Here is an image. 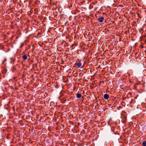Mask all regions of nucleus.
<instances>
[{
  "mask_svg": "<svg viewBox=\"0 0 146 146\" xmlns=\"http://www.w3.org/2000/svg\"><path fill=\"white\" fill-rule=\"evenodd\" d=\"M74 65L77 68H82L83 67L84 65H82V63L80 61H77L75 63Z\"/></svg>",
  "mask_w": 146,
  "mask_h": 146,
  "instance_id": "nucleus-1",
  "label": "nucleus"
},
{
  "mask_svg": "<svg viewBox=\"0 0 146 146\" xmlns=\"http://www.w3.org/2000/svg\"><path fill=\"white\" fill-rule=\"evenodd\" d=\"M104 19V17H100L98 19V21L100 23H102L103 22V21Z\"/></svg>",
  "mask_w": 146,
  "mask_h": 146,
  "instance_id": "nucleus-2",
  "label": "nucleus"
},
{
  "mask_svg": "<svg viewBox=\"0 0 146 146\" xmlns=\"http://www.w3.org/2000/svg\"><path fill=\"white\" fill-rule=\"evenodd\" d=\"M109 95L106 94H104V98L105 99H108L109 98Z\"/></svg>",
  "mask_w": 146,
  "mask_h": 146,
  "instance_id": "nucleus-3",
  "label": "nucleus"
},
{
  "mask_svg": "<svg viewBox=\"0 0 146 146\" xmlns=\"http://www.w3.org/2000/svg\"><path fill=\"white\" fill-rule=\"evenodd\" d=\"M76 97L78 98H80L82 96V95L80 94L77 93L76 94Z\"/></svg>",
  "mask_w": 146,
  "mask_h": 146,
  "instance_id": "nucleus-4",
  "label": "nucleus"
},
{
  "mask_svg": "<svg viewBox=\"0 0 146 146\" xmlns=\"http://www.w3.org/2000/svg\"><path fill=\"white\" fill-rule=\"evenodd\" d=\"M23 59L24 60H26L27 59V55L25 54L23 56Z\"/></svg>",
  "mask_w": 146,
  "mask_h": 146,
  "instance_id": "nucleus-5",
  "label": "nucleus"
},
{
  "mask_svg": "<svg viewBox=\"0 0 146 146\" xmlns=\"http://www.w3.org/2000/svg\"><path fill=\"white\" fill-rule=\"evenodd\" d=\"M142 146H146V141H144L142 143Z\"/></svg>",
  "mask_w": 146,
  "mask_h": 146,
  "instance_id": "nucleus-6",
  "label": "nucleus"
},
{
  "mask_svg": "<svg viewBox=\"0 0 146 146\" xmlns=\"http://www.w3.org/2000/svg\"><path fill=\"white\" fill-rule=\"evenodd\" d=\"M7 61V59H6V58H5L4 60L3 61V62H2V64H5V62L6 61Z\"/></svg>",
  "mask_w": 146,
  "mask_h": 146,
  "instance_id": "nucleus-7",
  "label": "nucleus"
},
{
  "mask_svg": "<svg viewBox=\"0 0 146 146\" xmlns=\"http://www.w3.org/2000/svg\"><path fill=\"white\" fill-rule=\"evenodd\" d=\"M24 44L23 43H21V45L20 47V48H22L23 46H24Z\"/></svg>",
  "mask_w": 146,
  "mask_h": 146,
  "instance_id": "nucleus-8",
  "label": "nucleus"
},
{
  "mask_svg": "<svg viewBox=\"0 0 146 146\" xmlns=\"http://www.w3.org/2000/svg\"><path fill=\"white\" fill-rule=\"evenodd\" d=\"M139 47H140L142 48H144L143 46L141 44L139 46Z\"/></svg>",
  "mask_w": 146,
  "mask_h": 146,
  "instance_id": "nucleus-9",
  "label": "nucleus"
}]
</instances>
